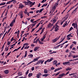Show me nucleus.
<instances>
[{"instance_id":"1","label":"nucleus","mask_w":78,"mask_h":78,"mask_svg":"<svg viewBox=\"0 0 78 78\" xmlns=\"http://www.w3.org/2000/svg\"><path fill=\"white\" fill-rule=\"evenodd\" d=\"M24 5H23L22 3H20L19 5L18 8H21V9H23L24 7Z\"/></svg>"},{"instance_id":"2","label":"nucleus","mask_w":78,"mask_h":78,"mask_svg":"<svg viewBox=\"0 0 78 78\" xmlns=\"http://www.w3.org/2000/svg\"><path fill=\"white\" fill-rule=\"evenodd\" d=\"M59 26L58 25H57V26H55V31H58V30H59Z\"/></svg>"},{"instance_id":"3","label":"nucleus","mask_w":78,"mask_h":78,"mask_svg":"<svg viewBox=\"0 0 78 78\" xmlns=\"http://www.w3.org/2000/svg\"><path fill=\"white\" fill-rule=\"evenodd\" d=\"M41 75L42 74H41V73H38V74L37 75V78H39L40 77H41Z\"/></svg>"},{"instance_id":"4","label":"nucleus","mask_w":78,"mask_h":78,"mask_svg":"<svg viewBox=\"0 0 78 78\" xmlns=\"http://www.w3.org/2000/svg\"><path fill=\"white\" fill-rule=\"evenodd\" d=\"M74 35V34L73 33H71L69 34H68V35L67 36V37H73V36Z\"/></svg>"},{"instance_id":"5","label":"nucleus","mask_w":78,"mask_h":78,"mask_svg":"<svg viewBox=\"0 0 78 78\" xmlns=\"http://www.w3.org/2000/svg\"><path fill=\"white\" fill-rule=\"evenodd\" d=\"M59 37H60V36H59L58 37H58H56V38L53 41V43H55V42H56L57 41V40H58L59 39Z\"/></svg>"},{"instance_id":"6","label":"nucleus","mask_w":78,"mask_h":78,"mask_svg":"<svg viewBox=\"0 0 78 78\" xmlns=\"http://www.w3.org/2000/svg\"><path fill=\"white\" fill-rule=\"evenodd\" d=\"M39 48V47H36L34 49V51H37V50Z\"/></svg>"},{"instance_id":"7","label":"nucleus","mask_w":78,"mask_h":78,"mask_svg":"<svg viewBox=\"0 0 78 78\" xmlns=\"http://www.w3.org/2000/svg\"><path fill=\"white\" fill-rule=\"evenodd\" d=\"M53 25V23L51 24V23H49L48 25V28H50L51 27H52Z\"/></svg>"},{"instance_id":"8","label":"nucleus","mask_w":78,"mask_h":78,"mask_svg":"<svg viewBox=\"0 0 78 78\" xmlns=\"http://www.w3.org/2000/svg\"><path fill=\"white\" fill-rule=\"evenodd\" d=\"M17 74L19 76H22V72L19 71Z\"/></svg>"},{"instance_id":"9","label":"nucleus","mask_w":78,"mask_h":78,"mask_svg":"<svg viewBox=\"0 0 78 78\" xmlns=\"http://www.w3.org/2000/svg\"><path fill=\"white\" fill-rule=\"evenodd\" d=\"M4 73L5 74H8L9 73V70L8 69H6L4 71Z\"/></svg>"},{"instance_id":"10","label":"nucleus","mask_w":78,"mask_h":78,"mask_svg":"<svg viewBox=\"0 0 78 78\" xmlns=\"http://www.w3.org/2000/svg\"><path fill=\"white\" fill-rule=\"evenodd\" d=\"M57 63H58V61H57V60H55L53 62V65H55V64H56Z\"/></svg>"},{"instance_id":"11","label":"nucleus","mask_w":78,"mask_h":78,"mask_svg":"<svg viewBox=\"0 0 78 78\" xmlns=\"http://www.w3.org/2000/svg\"><path fill=\"white\" fill-rule=\"evenodd\" d=\"M54 59V58H50V59H48V62H51V61H53Z\"/></svg>"},{"instance_id":"12","label":"nucleus","mask_w":78,"mask_h":78,"mask_svg":"<svg viewBox=\"0 0 78 78\" xmlns=\"http://www.w3.org/2000/svg\"><path fill=\"white\" fill-rule=\"evenodd\" d=\"M27 2H28V5H29V4H30V5H31V4H32V2H31V1H29V0H27Z\"/></svg>"},{"instance_id":"13","label":"nucleus","mask_w":78,"mask_h":78,"mask_svg":"<svg viewBox=\"0 0 78 78\" xmlns=\"http://www.w3.org/2000/svg\"><path fill=\"white\" fill-rule=\"evenodd\" d=\"M69 72H70L69 71H68V72H67L66 73V74H65L64 73H62V75L63 76H66V75H67L68 74H69Z\"/></svg>"},{"instance_id":"14","label":"nucleus","mask_w":78,"mask_h":78,"mask_svg":"<svg viewBox=\"0 0 78 78\" xmlns=\"http://www.w3.org/2000/svg\"><path fill=\"white\" fill-rule=\"evenodd\" d=\"M72 69V68H69V67H68L66 69V71H68L69 70H71V69Z\"/></svg>"},{"instance_id":"15","label":"nucleus","mask_w":78,"mask_h":78,"mask_svg":"<svg viewBox=\"0 0 78 78\" xmlns=\"http://www.w3.org/2000/svg\"><path fill=\"white\" fill-rule=\"evenodd\" d=\"M33 76V73H29V74L28 76L29 78H30L31 76Z\"/></svg>"},{"instance_id":"16","label":"nucleus","mask_w":78,"mask_h":78,"mask_svg":"<svg viewBox=\"0 0 78 78\" xmlns=\"http://www.w3.org/2000/svg\"><path fill=\"white\" fill-rule=\"evenodd\" d=\"M28 56H30L29 57L30 58H32L33 57V54H30L28 55Z\"/></svg>"},{"instance_id":"17","label":"nucleus","mask_w":78,"mask_h":78,"mask_svg":"<svg viewBox=\"0 0 78 78\" xmlns=\"http://www.w3.org/2000/svg\"><path fill=\"white\" fill-rule=\"evenodd\" d=\"M44 73H48V70L47 69H44Z\"/></svg>"},{"instance_id":"18","label":"nucleus","mask_w":78,"mask_h":78,"mask_svg":"<svg viewBox=\"0 0 78 78\" xmlns=\"http://www.w3.org/2000/svg\"><path fill=\"white\" fill-rule=\"evenodd\" d=\"M41 60L38 61L37 62V63L35 64V65H37V64H41Z\"/></svg>"},{"instance_id":"19","label":"nucleus","mask_w":78,"mask_h":78,"mask_svg":"<svg viewBox=\"0 0 78 78\" xmlns=\"http://www.w3.org/2000/svg\"><path fill=\"white\" fill-rule=\"evenodd\" d=\"M62 73L61 74H59V76H60V77H58L57 78H62V77L63 76H62Z\"/></svg>"},{"instance_id":"20","label":"nucleus","mask_w":78,"mask_h":78,"mask_svg":"<svg viewBox=\"0 0 78 78\" xmlns=\"http://www.w3.org/2000/svg\"><path fill=\"white\" fill-rule=\"evenodd\" d=\"M72 26H73L74 28H76V25H75V23H73L72 24Z\"/></svg>"},{"instance_id":"21","label":"nucleus","mask_w":78,"mask_h":78,"mask_svg":"<svg viewBox=\"0 0 78 78\" xmlns=\"http://www.w3.org/2000/svg\"><path fill=\"white\" fill-rule=\"evenodd\" d=\"M6 47L5 48V51H8V50H9V48H6Z\"/></svg>"},{"instance_id":"22","label":"nucleus","mask_w":78,"mask_h":78,"mask_svg":"<svg viewBox=\"0 0 78 78\" xmlns=\"http://www.w3.org/2000/svg\"><path fill=\"white\" fill-rule=\"evenodd\" d=\"M38 61V60H37L36 58H35L33 60V61H32V62H36V61Z\"/></svg>"},{"instance_id":"23","label":"nucleus","mask_w":78,"mask_h":78,"mask_svg":"<svg viewBox=\"0 0 78 78\" xmlns=\"http://www.w3.org/2000/svg\"><path fill=\"white\" fill-rule=\"evenodd\" d=\"M16 17H14V19L13 20V22H12V23H15V22H16Z\"/></svg>"},{"instance_id":"24","label":"nucleus","mask_w":78,"mask_h":78,"mask_svg":"<svg viewBox=\"0 0 78 78\" xmlns=\"http://www.w3.org/2000/svg\"><path fill=\"white\" fill-rule=\"evenodd\" d=\"M20 16L21 19H22L23 17V13H21V14H20Z\"/></svg>"},{"instance_id":"25","label":"nucleus","mask_w":78,"mask_h":78,"mask_svg":"<svg viewBox=\"0 0 78 78\" xmlns=\"http://www.w3.org/2000/svg\"><path fill=\"white\" fill-rule=\"evenodd\" d=\"M40 61H41L40 62L41 64L42 65L43 64V63H44V62L45 61V60H40Z\"/></svg>"},{"instance_id":"26","label":"nucleus","mask_w":78,"mask_h":78,"mask_svg":"<svg viewBox=\"0 0 78 78\" xmlns=\"http://www.w3.org/2000/svg\"><path fill=\"white\" fill-rule=\"evenodd\" d=\"M28 73H29V69L27 70V72L25 73V74L26 75H27L28 74Z\"/></svg>"},{"instance_id":"27","label":"nucleus","mask_w":78,"mask_h":78,"mask_svg":"<svg viewBox=\"0 0 78 78\" xmlns=\"http://www.w3.org/2000/svg\"><path fill=\"white\" fill-rule=\"evenodd\" d=\"M39 41V38H38L35 41V43L36 44H37V42Z\"/></svg>"},{"instance_id":"28","label":"nucleus","mask_w":78,"mask_h":78,"mask_svg":"<svg viewBox=\"0 0 78 78\" xmlns=\"http://www.w3.org/2000/svg\"><path fill=\"white\" fill-rule=\"evenodd\" d=\"M5 4H6V2H4V3L3 2L1 3V4H0V6H1L2 5H5Z\"/></svg>"},{"instance_id":"29","label":"nucleus","mask_w":78,"mask_h":78,"mask_svg":"<svg viewBox=\"0 0 78 78\" xmlns=\"http://www.w3.org/2000/svg\"><path fill=\"white\" fill-rule=\"evenodd\" d=\"M38 43L39 44H41L42 45H43L44 43L41 41H40V40L39 41H38Z\"/></svg>"},{"instance_id":"30","label":"nucleus","mask_w":78,"mask_h":78,"mask_svg":"<svg viewBox=\"0 0 78 78\" xmlns=\"http://www.w3.org/2000/svg\"><path fill=\"white\" fill-rule=\"evenodd\" d=\"M27 51H26L25 52V54L24 55V58H25V57H27Z\"/></svg>"},{"instance_id":"31","label":"nucleus","mask_w":78,"mask_h":78,"mask_svg":"<svg viewBox=\"0 0 78 78\" xmlns=\"http://www.w3.org/2000/svg\"><path fill=\"white\" fill-rule=\"evenodd\" d=\"M60 45H61L59 44L57 46L55 47V49H57V48H59V47H60Z\"/></svg>"},{"instance_id":"32","label":"nucleus","mask_w":78,"mask_h":78,"mask_svg":"<svg viewBox=\"0 0 78 78\" xmlns=\"http://www.w3.org/2000/svg\"><path fill=\"white\" fill-rule=\"evenodd\" d=\"M65 20H63V21H62L60 24V25H62V24H63V23H64V22H65Z\"/></svg>"},{"instance_id":"33","label":"nucleus","mask_w":78,"mask_h":78,"mask_svg":"<svg viewBox=\"0 0 78 78\" xmlns=\"http://www.w3.org/2000/svg\"><path fill=\"white\" fill-rule=\"evenodd\" d=\"M43 10H44V8H42L41 9H40L39 12V13H41V12H42Z\"/></svg>"},{"instance_id":"34","label":"nucleus","mask_w":78,"mask_h":78,"mask_svg":"<svg viewBox=\"0 0 78 78\" xmlns=\"http://www.w3.org/2000/svg\"><path fill=\"white\" fill-rule=\"evenodd\" d=\"M76 73H71L70 74H69V76H72V75H75Z\"/></svg>"},{"instance_id":"35","label":"nucleus","mask_w":78,"mask_h":78,"mask_svg":"<svg viewBox=\"0 0 78 78\" xmlns=\"http://www.w3.org/2000/svg\"><path fill=\"white\" fill-rule=\"evenodd\" d=\"M11 29H12V28L10 27V29L9 30L7 33V34H8V33H9V31H11Z\"/></svg>"},{"instance_id":"36","label":"nucleus","mask_w":78,"mask_h":78,"mask_svg":"<svg viewBox=\"0 0 78 78\" xmlns=\"http://www.w3.org/2000/svg\"><path fill=\"white\" fill-rule=\"evenodd\" d=\"M56 19L53 20V23H53V24L54 23H55V22H56Z\"/></svg>"},{"instance_id":"37","label":"nucleus","mask_w":78,"mask_h":78,"mask_svg":"<svg viewBox=\"0 0 78 78\" xmlns=\"http://www.w3.org/2000/svg\"><path fill=\"white\" fill-rule=\"evenodd\" d=\"M46 34H45L44 35V36H43V38L44 39H45V37H46Z\"/></svg>"},{"instance_id":"38","label":"nucleus","mask_w":78,"mask_h":78,"mask_svg":"<svg viewBox=\"0 0 78 78\" xmlns=\"http://www.w3.org/2000/svg\"><path fill=\"white\" fill-rule=\"evenodd\" d=\"M58 70H59V68L56 69L54 70V72H57V71H58Z\"/></svg>"},{"instance_id":"39","label":"nucleus","mask_w":78,"mask_h":78,"mask_svg":"<svg viewBox=\"0 0 78 78\" xmlns=\"http://www.w3.org/2000/svg\"><path fill=\"white\" fill-rule=\"evenodd\" d=\"M11 44V42L9 41L7 44V45H9Z\"/></svg>"},{"instance_id":"40","label":"nucleus","mask_w":78,"mask_h":78,"mask_svg":"<svg viewBox=\"0 0 78 78\" xmlns=\"http://www.w3.org/2000/svg\"><path fill=\"white\" fill-rule=\"evenodd\" d=\"M76 10H74L73 12H72V14H75V13H76Z\"/></svg>"},{"instance_id":"41","label":"nucleus","mask_w":78,"mask_h":78,"mask_svg":"<svg viewBox=\"0 0 78 78\" xmlns=\"http://www.w3.org/2000/svg\"><path fill=\"white\" fill-rule=\"evenodd\" d=\"M70 3V1H69L68 3H64V5H65V6H66V5H67L68 4H69Z\"/></svg>"},{"instance_id":"42","label":"nucleus","mask_w":78,"mask_h":78,"mask_svg":"<svg viewBox=\"0 0 78 78\" xmlns=\"http://www.w3.org/2000/svg\"><path fill=\"white\" fill-rule=\"evenodd\" d=\"M60 64H61L60 62L58 63L57 64H56L55 66H59V65H60Z\"/></svg>"},{"instance_id":"43","label":"nucleus","mask_w":78,"mask_h":78,"mask_svg":"<svg viewBox=\"0 0 78 78\" xmlns=\"http://www.w3.org/2000/svg\"><path fill=\"white\" fill-rule=\"evenodd\" d=\"M38 17V15H36L35 16H33L32 17H34V18H35V17Z\"/></svg>"},{"instance_id":"44","label":"nucleus","mask_w":78,"mask_h":78,"mask_svg":"<svg viewBox=\"0 0 78 78\" xmlns=\"http://www.w3.org/2000/svg\"><path fill=\"white\" fill-rule=\"evenodd\" d=\"M24 3H25L26 5H28V1L27 2L26 1L24 2Z\"/></svg>"},{"instance_id":"45","label":"nucleus","mask_w":78,"mask_h":78,"mask_svg":"<svg viewBox=\"0 0 78 78\" xmlns=\"http://www.w3.org/2000/svg\"><path fill=\"white\" fill-rule=\"evenodd\" d=\"M13 25V23H12L10 24V26L12 27Z\"/></svg>"},{"instance_id":"46","label":"nucleus","mask_w":78,"mask_h":78,"mask_svg":"<svg viewBox=\"0 0 78 78\" xmlns=\"http://www.w3.org/2000/svg\"><path fill=\"white\" fill-rule=\"evenodd\" d=\"M56 9V6L55 5H54L53 7H52V10H53L54 9Z\"/></svg>"},{"instance_id":"47","label":"nucleus","mask_w":78,"mask_h":78,"mask_svg":"<svg viewBox=\"0 0 78 78\" xmlns=\"http://www.w3.org/2000/svg\"><path fill=\"white\" fill-rule=\"evenodd\" d=\"M29 47H30V46H28L27 47V46H26L25 47V48H24V49H28V48H29Z\"/></svg>"},{"instance_id":"48","label":"nucleus","mask_w":78,"mask_h":78,"mask_svg":"<svg viewBox=\"0 0 78 78\" xmlns=\"http://www.w3.org/2000/svg\"><path fill=\"white\" fill-rule=\"evenodd\" d=\"M46 17H47V16H44L43 17H41V19H44V18H46Z\"/></svg>"},{"instance_id":"49","label":"nucleus","mask_w":78,"mask_h":78,"mask_svg":"<svg viewBox=\"0 0 78 78\" xmlns=\"http://www.w3.org/2000/svg\"><path fill=\"white\" fill-rule=\"evenodd\" d=\"M58 5H59V3L58 2H57L55 3V6H58Z\"/></svg>"},{"instance_id":"50","label":"nucleus","mask_w":78,"mask_h":78,"mask_svg":"<svg viewBox=\"0 0 78 78\" xmlns=\"http://www.w3.org/2000/svg\"><path fill=\"white\" fill-rule=\"evenodd\" d=\"M11 53V51H10L9 52V53H8V54L6 55V56H9V55L10 54V53Z\"/></svg>"},{"instance_id":"51","label":"nucleus","mask_w":78,"mask_h":78,"mask_svg":"<svg viewBox=\"0 0 78 78\" xmlns=\"http://www.w3.org/2000/svg\"><path fill=\"white\" fill-rule=\"evenodd\" d=\"M33 62L32 61L30 62L29 63H28L27 65V66H28V65H30V64H31V63H32Z\"/></svg>"},{"instance_id":"52","label":"nucleus","mask_w":78,"mask_h":78,"mask_svg":"<svg viewBox=\"0 0 78 78\" xmlns=\"http://www.w3.org/2000/svg\"><path fill=\"white\" fill-rule=\"evenodd\" d=\"M42 76H45V77H47V74H43L42 75Z\"/></svg>"},{"instance_id":"53","label":"nucleus","mask_w":78,"mask_h":78,"mask_svg":"<svg viewBox=\"0 0 78 78\" xmlns=\"http://www.w3.org/2000/svg\"><path fill=\"white\" fill-rule=\"evenodd\" d=\"M72 50H73V51H75V50H76V48H73L72 49Z\"/></svg>"},{"instance_id":"54","label":"nucleus","mask_w":78,"mask_h":78,"mask_svg":"<svg viewBox=\"0 0 78 78\" xmlns=\"http://www.w3.org/2000/svg\"><path fill=\"white\" fill-rule=\"evenodd\" d=\"M73 47V44H72L71 45H70V49H72V48Z\"/></svg>"},{"instance_id":"55","label":"nucleus","mask_w":78,"mask_h":78,"mask_svg":"<svg viewBox=\"0 0 78 78\" xmlns=\"http://www.w3.org/2000/svg\"><path fill=\"white\" fill-rule=\"evenodd\" d=\"M73 57V58H77V56H76L75 55H74V56L73 55H72Z\"/></svg>"},{"instance_id":"56","label":"nucleus","mask_w":78,"mask_h":78,"mask_svg":"<svg viewBox=\"0 0 78 78\" xmlns=\"http://www.w3.org/2000/svg\"><path fill=\"white\" fill-rule=\"evenodd\" d=\"M35 29L36 28L32 29V31H31V33H32L34 31V30H35Z\"/></svg>"},{"instance_id":"57","label":"nucleus","mask_w":78,"mask_h":78,"mask_svg":"<svg viewBox=\"0 0 78 78\" xmlns=\"http://www.w3.org/2000/svg\"><path fill=\"white\" fill-rule=\"evenodd\" d=\"M72 30H73V27H71L69 29V30H70V31H72Z\"/></svg>"},{"instance_id":"58","label":"nucleus","mask_w":78,"mask_h":78,"mask_svg":"<svg viewBox=\"0 0 78 78\" xmlns=\"http://www.w3.org/2000/svg\"><path fill=\"white\" fill-rule=\"evenodd\" d=\"M72 43L74 44L75 45H76V41H73L72 42Z\"/></svg>"},{"instance_id":"59","label":"nucleus","mask_w":78,"mask_h":78,"mask_svg":"<svg viewBox=\"0 0 78 78\" xmlns=\"http://www.w3.org/2000/svg\"><path fill=\"white\" fill-rule=\"evenodd\" d=\"M24 45H29V44H28V43H25L24 44Z\"/></svg>"},{"instance_id":"60","label":"nucleus","mask_w":78,"mask_h":78,"mask_svg":"<svg viewBox=\"0 0 78 78\" xmlns=\"http://www.w3.org/2000/svg\"><path fill=\"white\" fill-rule=\"evenodd\" d=\"M31 70H32V71H33V70H34V67H33L32 68Z\"/></svg>"},{"instance_id":"61","label":"nucleus","mask_w":78,"mask_h":78,"mask_svg":"<svg viewBox=\"0 0 78 78\" xmlns=\"http://www.w3.org/2000/svg\"><path fill=\"white\" fill-rule=\"evenodd\" d=\"M44 30H45V28H43L42 29L41 31L42 32H44Z\"/></svg>"},{"instance_id":"62","label":"nucleus","mask_w":78,"mask_h":78,"mask_svg":"<svg viewBox=\"0 0 78 78\" xmlns=\"http://www.w3.org/2000/svg\"><path fill=\"white\" fill-rule=\"evenodd\" d=\"M13 39H14V37H12L11 38V40H10V42H12L13 41V40H14Z\"/></svg>"},{"instance_id":"63","label":"nucleus","mask_w":78,"mask_h":78,"mask_svg":"<svg viewBox=\"0 0 78 78\" xmlns=\"http://www.w3.org/2000/svg\"><path fill=\"white\" fill-rule=\"evenodd\" d=\"M63 65H65V66H66V62H63Z\"/></svg>"},{"instance_id":"64","label":"nucleus","mask_w":78,"mask_h":78,"mask_svg":"<svg viewBox=\"0 0 78 78\" xmlns=\"http://www.w3.org/2000/svg\"><path fill=\"white\" fill-rule=\"evenodd\" d=\"M76 32H77V37H78V29L77 30Z\"/></svg>"}]
</instances>
